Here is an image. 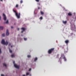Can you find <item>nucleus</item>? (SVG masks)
I'll return each instance as SVG.
<instances>
[{
    "instance_id": "f257e3e1",
    "label": "nucleus",
    "mask_w": 76,
    "mask_h": 76,
    "mask_svg": "<svg viewBox=\"0 0 76 76\" xmlns=\"http://www.w3.org/2000/svg\"><path fill=\"white\" fill-rule=\"evenodd\" d=\"M13 11L15 13V15L16 16V17L18 18V19H19L20 18V12L18 13V12H16V11L13 10Z\"/></svg>"
},
{
    "instance_id": "f03ea898",
    "label": "nucleus",
    "mask_w": 76,
    "mask_h": 76,
    "mask_svg": "<svg viewBox=\"0 0 76 76\" xmlns=\"http://www.w3.org/2000/svg\"><path fill=\"white\" fill-rule=\"evenodd\" d=\"M54 49H55V48H51L48 51V53L49 54H51L52 52H53V51H54Z\"/></svg>"
},
{
    "instance_id": "7ed1b4c3",
    "label": "nucleus",
    "mask_w": 76,
    "mask_h": 76,
    "mask_svg": "<svg viewBox=\"0 0 76 76\" xmlns=\"http://www.w3.org/2000/svg\"><path fill=\"white\" fill-rule=\"evenodd\" d=\"M1 43L2 44H4V45H7L8 44V42L7 41L6 42L4 41V39H2V41L1 42Z\"/></svg>"
},
{
    "instance_id": "20e7f679",
    "label": "nucleus",
    "mask_w": 76,
    "mask_h": 76,
    "mask_svg": "<svg viewBox=\"0 0 76 76\" xmlns=\"http://www.w3.org/2000/svg\"><path fill=\"white\" fill-rule=\"evenodd\" d=\"M13 64H14V66L15 67V68H17V69H19V66L15 64V61H13Z\"/></svg>"
},
{
    "instance_id": "39448f33",
    "label": "nucleus",
    "mask_w": 76,
    "mask_h": 76,
    "mask_svg": "<svg viewBox=\"0 0 76 76\" xmlns=\"http://www.w3.org/2000/svg\"><path fill=\"white\" fill-rule=\"evenodd\" d=\"M61 57H63V58L64 59V61H66V57H65V56H64V54H62L61 55Z\"/></svg>"
},
{
    "instance_id": "423d86ee",
    "label": "nucleus",
    "mask_w": 76,
    "mask_h": 76,
    "mask_svg": "<svg viewBox=\"0 0 76 76\" xmlns=\"http://www.w3.org/2000/svg\"><path fill=\"white\" fill-rule=\"evenodd\" d=\"M71 29L72 30H75L76 29V27L75 26V25L74 24L73 26L71 28Z\"/></svg>"
},
{
    "instance_id": "0eeeda50",
    "label": "nucleus",
    "mask_w": 76,
    "mask_h": 76,
    "mask_svg": "<svg viewBox=\"0 0 76 76\" xmlns=\"http://www.w3.org/2000/svg\"><path fill=\"white\" fill-rule=\"evenodd\" d=\"M3 16L4 17V20H6V19H7V18H6V15L4 14H3Z\"/></svg>"
},
{
    "instance_id": "6e6552de",
    "label": "nucleus",
    "mask_w": 76,
    "mask_h": 76,
    "mask_svg": "<svg viewBox=\"0 0 76 76\" xmlns=\"http://www.w3.org/2000/svg\"><path fill=\"white\" fill-rule=\"evenodd\" d=\"M6 35L7 36H8L9 35V30L7 29L6 33Z\"/></svg>"
},
{
    "instance_id": "1a4fd4ad",
    "label": "nucleus",
    "mask_w": 76,
    "mask_h": 76,
    "mask_svg": "<svg viewBox=\"0 0 76 76\" xmlns=\"http://www.w3.org/2000/svg\"><path fill=\"white\" fill-rule=\"evenodd\" d=\"M65 42L66 44H68V43L69 42V41L68 40H66L65 41Z\"/></svg>"
},
{
    "instance_id": "9d476101",
    "label": "nucleus",
    "mask_w": 76,
    "mask_h": 76,
    "mask_svg": "<svg viewBox=\"0 0 76 76\" xmlns=\"http://www.w3.org/2000/svg\"><path fill=\"white\" fill-rule=\"evenodd\" d=\"M68 15L69 16H72V14L71 12H69L68 13Z\"/></svg>"
},
{
    "instance_id": "9b49d317",
    "label": "nucleus",
    "mask_w": 76,
    "mask_h": 76,
    "mask_svg": "<svg viewBox=\"0 0 76 76\" xmlns=\"http://www.w3.org/2000/svg\"><path fill=\"white\" fill-rule=\"evenodd\" d=\"M21 30H22V31H25V28H24L23 27H22L21 28Z\"/></svg>"
},
{
    "instance_id": "f8f14e48",
    "label": "nucleus",
    "mask_w": 76,
    "mask_h": 76,
    "mask_svg": "<svg viewBox=\"0 0 76 76\" xmlns=\"http://www.w3.org/2000/svg\"><path fill=\"white\" fill-rule=\"evenodd\" d=\"M37 60H38V58L37 57L35 58L34 60V61H36Z\"/></svg>"
},
{
    "instance_id": "ddd939ff",
    "label": "nucleus",
    "mask_w": 76,
    "mask_h": 76,
    "mask_svg": "<svg viewBox=\"0 0 76 76\" xmlns=\"http://www.w3.org/2000/svg\"><path fill=\"white\" fill-rule=\"evenodd\" d=\"M9 50L10 53H12V50H11L10 48H9Z\"/></svg>"
},
{
    "instance_id": "4468645a",
    "label": "nucleus",
    "mask_w": 76,
    "mask_h": 76,
    "mask_svg": "<svg viewBox=\"0 0 76 76\" xmlns=\"http://www.w3.org/2000/svg\"><path fill=\"white\" fill-rule=\"evenodd\" d=\"M3 65L4 66H5V67H6L7 66V65H6V64L5 63L3 64Z\"/></svg>"
},
{
    "instance_id": "2eb2a0df",
    "label": "nucleus",
    "mask_w": 76,
    "mask_h": 76,
    "mask_svg": "<svg viewBox=\"0 0 76 76\" xmlns=\"http://www.w3.org/2000/svg\"><path fill=\"white\" fill-rule=\"evenodd\" d=\"M0 29H3V27L0 26Z\"/></svg>"
},
{
    "instance_id": "dca6fc26",
    "label": "nucleus",
    "mask_w": 76,
    "mask_h": 76,
    "mask_svg": "<svg viewBox=\"0 0 76 76\" xmlns=\"http://www.w3.org/2000/svg\"><path fill=\"white\" fill-rule=\"evenodd\" d=\"M63 23H64V24H66V23H67L66 21H63Z\"/></svg>"
},
{
    "instance_id": "f3484780",
    "label": "nucleus",
    "mask_w": 76,
    "mask_h": 76,
    "mask_svg": "<svg viewBox=\"0 0 76 76\" xmlns=\"http://www.w3.org/2000/svg\"><path fill=\"white\" fill-rule=\"evenodd\" d=\"M40 13L41 15H43L44 14V12L42 11H41Z\"/></svg>"
},
{
    "instance_id": "a211bd4d",
    "label": "nucleus",
    "mask_w": 76,
    "mask_h": 76,
    "mask_svg": "<svg viewBox=\"0 0 76 76\" xmlns=\"http://www.w3.org/2000/svg\"><path fill=\"white\" fill-rule=\"evenodd\" d=\"M9 23V20H7V21L6 22L4 23Z\"/></svg>"
},
{
    "instance_id": "6ab92c4d",
    "label": "nucleus",
    "mask_w": 76,
    "mask_h": 76,
    "mask_svg": "<svg viewBox=\"0 0 76 76\" xmlns=\"http://www.w3.org/2000/svg\"><path fill=\"white\" fill-rule=\"evenodd\" d=\"M14 56H15V55H14V54H12V55H11V57H12V58L13 57H14Z\"/></svg>"
},
{
    "instance_id": "aec40b11",
    "label": "nucleus",
    "mask_w": 76,
    "mask_h": 76,
    "mask_svg": "<svg viewBox=\"0 0 76 76\" xmlns=\"http://www.w3.org/2000/svg\"><path fill=\"white\" fill-rule=\"evenodd\" d=\"M2 37H5V34H2Z\"/></svg>"
},
{
    "instance_id": "412c9836",
    "label": "nucleus",
    "mask_w": 76,
    "mask_h": 76,
    "mask_svg": "<svg viewBox=\"0 0 76 76\" xmlns=\"http://www.w3.org/2000/svg\"><path fill=\"white\" fill-rule=\"evenodd\" d=\"M27 57L28 58H30V57H31V55H28L27 56Z\"/></svg>"
},
{
    "instance_id": "4be33fe9",
    "label": "nucleus",
    "mask_w": 76,
    "mask_h": 76,
    "mask_svg": "<svg viewBox=\"0 0 76 76\" xmlns=\"http://www.w3.org/2000/svg\"><path fill=\"white\" fill-rule=\"evenodd\" d=\"M29 75V72H26V75Z\"/></svg>"
},
{
    "instance_id": "5701e85b",
    "label": "nucleus",
    "mask_w": 76,
    "mask_h": 76,
    "mask_svg": "<svg viewBox=\"0 0 76 76\" xmlns=\"http://www.w3.org/2000/svg\"><path fill=\"white\" fill-rule=\"evenodd\" d=\"M41 20H42V19H43V18H42V17H41L40 18H39Z\"/></svg>"
},
{
    "instance_id": "b1692460",
    "label": "nucleus",
    "mask_w": 76,
    "mask_h": 76,
    "mask_svg": "<svg viewBox=\"0 0 76 76\" xmlns=\"http://www.w3.org/2000/svg\"><path fill=\"white\" fill-rule=\"evenodd\" d=\"M24 41H26V40H27V38H24Z\"/></svg>"
},
{
    "instance_id": "393cba45",
    "label": "nucleus",
    "mask_w": 76,
    "mask_h": 76,
    "mask_svg": "<svg viewBox=\"0 0 76 76\" xmlns=\"http://www.w3.org/2000/svg\"><path fill=\"white\" fill-rule=\"evenodd\" d=\"M19 7V5L18 4H17L16 5V7Z\"/></svg>"
},
{
    "instance_id": "a878e982",
    "label": "nucleus",
    "mask_w": 76,
    "mask_h": 76,
    "mask_svg": "<svg viewBox=\"0 0 76 76\" xmlns=\"http://www.w3.org/2000/svg\"><path fill=\"white\" fill-rule=\"evenodd\" d=\"M20 3H23V1H22V0H21L20 1Z\"/></svg>"
},
{
    "instance_id": "bb28decb",
    "label": "nucleus",
    "mask_w": 76,
    "mask_h": 76,
    "mask_svg": "<svg viewBox=\"0 0 76 76\" xmlns=\"http://www.w3.org/2000/svg\"><path fill=\"white\" fill-rule=\"evenodd\" d=\"M35 1H37V2H39V0H35Z\"/></svg>"
},
{
    "instance_id": "cd10ccee",
    "label": "nucleus",
    "mask_w": 76,
    "mask_h": 76,
    "mask_svg": "<svg viewBox=\"0 0 76 76\" xmlns=\"http://www.w3.org/2000/svg\"><path fill=\"white\" fill-rule=\"evenodd\" d=\"M31 68H30L29 69V71H31Z\"/></svg>"
},
{
    "instance_id": "c85d7f7f",
    "label": "nucleus",
    "mask_w": 76,
    "mask_h": 76,
    "mask_svg": "<svg viewBox=\"0 0 76 76\" xmlns=\"http://www.w3.org/2000/svg\"><path fill=\"white\" fill-rule=\"evenodd\" d=\"M4 74H1V76H4Z\"/></svg>"
},
{
    "instance_id": "c756f323",
    "label": "nucleus",
    "mask_w": 76,
    "mask_h": 76,
    "mask_svg": "<svg viewBox=\"0 0 76 76\" xmlns=\"http://www.w3.org/2000/svg\"><path fill=\"white\" fill-rule=\"evenodd\" d=\"M73 34V33H71V35H72Z\"/></svg>"
},
{
    "instance_id": "7c9ffc66",
    "label": "nucleus",
    "mask_w": 76,
    "mask_h": 76,
    "mask_svg": "<svg viewBox=\"0 0 76 76\" xmlns=\"http://www.w3.org/2000/svg\"><path fill=\"white\" fill-rule=\"evenodd\" d=\"M1 53V49L0 48V54Z\"/></svg>"
},
{
    "instance_id": "2f4dec72",
    "label": "nucleus",
    "mask_w": 76,
    "mask_h": 76,
    "mask_svg": "<svg viewBox=\"0 0 76 76\" xmlns=\"http://www.w3.org/2000/svg\"><path fill=\"white\" fill-rule=\"evenodd\" d=\"M23 31H23V30L22 31H21V32L22 33H23Z\"/></svg>"
},
{
    "instance_id": "473e14b6",
    "label": "nucleus",
    "mask_w": 76,
    "mask_h": 76,
    "mask_svg": "<svg viewBox=\"0 0 76 76\" xmlns=\"http://www.w3.org/2000/svg\"><path fill=\"white\" fill-rule=\"evenodd\" d=\"M10 45H11V44L10 43L9 45V46H10Z\"/></svg>"
},
{
    "instance_id": "72a5a7b5",
    "label": "nucleus",
    "mask_w": 76,
    "mask_h": 76,
    "mask_svg": "<svg viewBox=\"0 0 76 76\" xmlns=\"http://www.w3.org/2000/svg\"><path fill=\"white\" fill-rule=\"evenodd\" d=\"M74 19H76V17H75V18H74Z\"/></svg>"
},
{
    "instance_id": "f704fd0d",
    "label": "nucleus",
    "mask_w": 76,
    "mask_h": 76,
    "mask_svg": "<svg viewBox=\"0 0 76 76\" xmlns=\"http://www.w3.org/2000/svg\"><path fill=\"white\" fill-rule=\"evenodd\" d=\"M11 28H13V26H11Z\"/></svg>"
},
{
    "instance_id": "c9c22d12",
    "label": "nucleus",
    "mask_w": 76,
    "mask_h": 76,
    "mask_svg": "<svg viewBox=\"0 0 76 76\" xmlns=\"http://www.w3.org/2000/svg\"><path fill=\"white\" fill-rule=\"evenodd\" d=\"M59 60H60L61 59V57L60 58H59Z\"/></svg>"
},
{
    "instance_id": "e433bc0d",
    "label": "nucleus",
    "mask_w": 76,
    "mask_h": 76,
    "mask_svg": "<svg viewBox=\"0 0 76 76\" xmlns=\"http://www.w3.org/2000/svg\"><path fill=\"white\" fill-rule=\"evenodd\" d=\"M38 9H40V7H38Z\"/></svg>"
},
{
    "instance_id": "4c0bfd02",
    "label": "nucleus",
    "mask_w": 76,
    "mask_h": 76,
    "mask_svg": "<svg viewBox=\"0 0 76 76\" xmlns=\"http://www.w3.org/2000/svg\"><path fill=\"white\" fill-rule=\"evenodd\" d=\"M11 48H12V47H13V46H12V45L11 46Z\"/></svg>"
},
{
    "instance_id": "58836bf2",
    "label": "nucleus",
    "mask_w": 76,
    "mask_h": 76,
    "mask_svg": "<svg viewBox=\"0 0 76 76\" xmlns=\"http://www.w3.org/2000/svg\"><path fill=\"white\" fill-rule=\"evenodd\" d=\"M19 28H18V30L19 31Z\"/></svg>"
},
{
    "instance_id": "ea45409f",
    "label": "nucleus",
    "mask_w": 76,
    "mask_h": 76,
    "mask_svg": "<svg viewBox=\"0 0 76 76\" xmlns=\"http://www.w3.org/2000/svg\"><path fill=\"white\" fill-rule=\"evenodd\" d=\"M1 16H0V20H1Z\"/></svg>"
},
{
    "instance_id": "a19ab883",
    "label": "nucleus",
    "mask_w": 76,
    "mask_h": 76,
    "mask_svg": "<svg viewBox=\"0 0 76 76\" xmlns=\"http://www.w3.org/2000/svg\"><path fill=\"white\" fill-rule=\"evenodd\" d=\"M23 76H25V75H23Z\"/></svg>"
},
{
    "instance_id": "79ce46f5",
    "label": "nucleus",
    "mask_w": 76,
    "mask_h": 76,
    "mask_svg": "<svg viewBox=\"0 0 76 76\" xmlns=\"http://www.w3.org/2000/svg\"><path fill=\"white\" fill-rule=\"evenodd\" d=\"M29 76H31V74H29Z\"/></svg>"
},
{
    "instance_id": "37998d69",
    "label": "nucleus",
    "mask_w": 76,
    "mask_h": 76,
    "mask_svg": "<svg viewBox=\"0 0 76 76\" xmlns=\"http://www.w3.org/2000/svg\"><path fill=\"white\" fill-rule=\"evenodd\" d=\"M38 5H40V4H38Z\"/></svg>"
},
{
    "instance_id": "c03bdc74",
    "label": "nucleus",
    "mask_w": 76,
    "mask_h": 76,
    "mask_svg": "<svg viewBox=\"0 0 76 76\" xmlns=\"http://www.w3.org/2000/svg\"><path fill=\"white\" fill-rule=\"evenodd\" d=\"M1 1H3V0H1Z\"/></svg>"
},
{
    "instance_id": "a18cd8bd",
    "label": "nucleus",
    "mask_w": 76,
    "mask_h": 76,
    "mask_svg": "<svg viewBox=\"0 0 76 76\" xmlns=\"http://www.w3.org/2000/svg\"><path fill=\"white\" fill-rule=\"evenodd\" d=\"M4 0V1H5V0Z\"/></svg>"
},
{
    "instance_id": "49530a36",
    "label": "nucleus",
    "mask_w": 76,
    "mask_h": 76,
    "mask_svg": "<svg viewBox=\"0 0 76 76\" xmlns=\"http://www.w3.org/2000/svg\"><path fill=\"white\" fill-rule=\"evenodd\" d=\"M18 36H19V35H18Z\"/></svg>"
}]
</instances>
